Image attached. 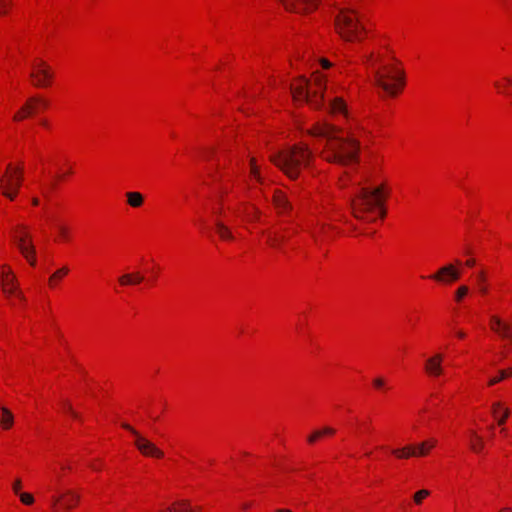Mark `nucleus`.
I'll return each mask as SVG.
<instances>
[{"label": "nucleus", "mask_w": 512, "mask_h": 512, "mask_svg": "<svg viewBox=\"0 0 512 512\" xmlns=\"http://www.w3.org/2000/svg\"><path fill=\"white\" fill-rule=\"evenodd\" d=\"M311 135L326 140L321 156L328 162L346 166L359 160L360 143L350 135H339L337 129L328 123H317Z\"/></svg>", "instance_id": "f257e3e1"}, {"label": "nucleus", "mask_w": 512, "mask_h": 512, "mask_svg": "<svg viewBox=\"0 0 512 512\" xmlns=\"http://www.w3.org/2000/svg\"><path fill=\"white\" fill-rule=\"evenodd\" d=\"M311 159V150L303 144L284 148L269 156V160L290 179H297L301 170L309 166Z\"/></svg>", "instance_id": "f03ea898"}, {"label": "nucleus", "mask_w": 512, "mask_h": 512, "mask_svg": "<svg viewBox=\"0 0 512 512\" xmlns=\"http://www.w3.org/2000/svg\"><path fill=\"white\" fill-rule=\"evenodd\" d=\"M326 89L324 76L317 73L314 83L301 77L295 84L291 85V94L295 102H305L314 109H319L323 104V91Z\"/></svg>", "instance_id": "7ed1b4c3"}, {"label": "nucleus", "mask_w": 512, "mask_h": 512, "mask_svg": "<svg viewBox=\"0 0 512 512\" xmlns=\"http://www.w3.org/2000/svg\"><path fill=\"white\" fill-rule=\"evenodd\" d=\"M384 196L382 187L375 189L361 188L354 199L351 200V209L355 218L360 220L373 221L366 215L374 210L378 209L380 215H385L383 209Z\"/></svg>", "instance_id": "20e7f679"}, {"label": "nucleus", "mask_w": 512, "mask_h": 512, "mask_svg": "<svg viewBox=\"0 0 512 512\" xmlns=\"http://www.w3.org/2000/svg\"><path fill=\"white\" fill-rule=\"evenodd\" d=\"M338 34L348 42L361 41L366 32L363 20L353 9H342L335 18Z\"/></svg>", "instance_id": "39448f33"}, {"label": "nucleus", "mask_w": 512, "mask_h": 512, "mask_svg": "<svg viewBox=\"0 0 512 512\" xmlns=\"http://www.w3.org/2000/svg\"><path fill=\"white\" fill-rule=\"evenodd\" d=\"M374 84L390 96H395L405 85L404 71L395 65H385L373 73Z\"/></svg>", "instance_id": "423d86ee"}, {"label": "nucleus", "mask_w": 512, "mask_h": 512, "mask_svg": "<svg viewBox=\"0 0 512 512\" xmlns=\"http://www.w3.org/2000/svg\"><path fill=\"white\" fill-rule=\"evenodd\" d=\"M13 240L22 256L31 266L36 265V248L32 241V236L27 228L19 225L13 232Z\"/></svg>", "instance_id": "0eeeda50"}, {"label": "nucleus", "mask_w": 512, "mask_h": 512, "mask_svg": "<svg viewBox=\"0 0 512 512\" xmlns=\"http://www.w3.org/2000/svg\"><path fill=\"white\" fill-rule=\"evenodd\" d=\"M29 76L35 87H46L53 79V72L45 61L35 60L32 63V71Z\"/></svg>", "instance_id": "6e6552de"}, {"label": "nucleus", "mask_w": 512, "mask_h": 512, "mask_svg": "<svg viewBox=\"0 0 512 512\" xmlns=\"http://www.w3.org/2000/svg\"><path fill=\"white\" fill-rule=\"evenodd\" d=\"M436 440L431 439L427 441H423L416 446L408 445L402 448L393 449L392 454L399 459H408L412 456H425L428 454L429 450L435 447Z\"/></svg>", "instance_id": "1a4fd4ad"}, {"label": "nucleus", "mask_w": 512, "mask_h": 512, "mask_svg": "<svg viewBox=\"0 0 512 512\" xmlns=\"http://www.w3.org/2000/svg\"><path fill=\"white\" fill-rule=\"evenodd\" d=\"M489 327L491 331L506 344L512 342V325L509 322L501 319L497 315H492L489 318Z\"/></svg>", "instance_id": "9d476101"}, {"label": "nucleus", "mask_w": 512, "mask_h": 512, "mask_svg": "<svg viewBox=\"0 0 512 512\" xmlns=\"http://www.w3.org/2000/svg\"><path fill=\"white\" fill-rule=\"evenodd\" d=\"M124 427L127 430L131 431L133 435H135V445L144 456H150L155 458L163 457V452L154 443H152L145 437L139 435L138 432L134 430L131 426L124 425Z\"/></svg>", "instance_id": "9b49d317"}, {"label": "nucleus", "mask_w": 512, "mask_h": 512, "mask_svg": "<svg viewBox=\"0 0 512 512\" xmlns=\"http://www.w3.org/2000/svg\"><path fill=\"white\" fill-rule=\"evenodd\" d=\"M79 499V494L72 490H67L61 495L52 496V508L54 512H63L62 510H70L78 503Z\"/></svg>", "instance_id": "f8f14e48"}, {"label": "nucleus", "mask_w": 512, "mask_h": 512, "mask_svg": "<svg viewBox=\"0 0 512 512\" xmlns=\"http://www.w3.org/2000/svg\"><path fill=\"white\" fill-rule=\"evenodd\" d=\"M3 292L6 295L15 294L20 300H24V296L21 292L17 291L16 278L12 271L5 265L2 266L1 273Z\"/></svg>", "instance_id": "ddd939ff"}, {"label": "nucleus", "mask_w": 512, "mask_h": 512, "mask_svg": "<svg viewBox=\"0 0 512 512\" xmlns=\"http://www.w3.org/2000/svg\"><path fill=\"white\" fill-rule=\"evenodd\" d=\"M430 278L442 283H449L460 278V271L453 264H447L441 267L437 273L431 275Z\"/></svg>", "instance_id": "4468645a"}, {"label": "nucleus", "mask_w": 512, "mask_h": 512, "mask_svg": "<svg viewBox=\"0 0 512 512\" xmlns=\"http://www.w3.org/2000/svg\"><path fill=\"white\" fill-rule=\"evenodd\" d=\"M284 7L293 12H310L317 7L316 0H279Z\"/></svg>", "instance_id": "2eb2a0df"}, {"label": "nucleus", "mask_w": 512, "mask_h": 512, "mask_svg": "<svg viewBox=\"0 0 512 512\" xmlns=\"http://www.w3.org/2000/svg\"><path fill=\"white\" fill-rule=\"evenodd\" d=\"M1 178H4V182H10L15 189H19L22 183V169L12 168L11 165H8L6 174Z\"/></svg>", "instance_id": "dca6fc26"}, {"label": "nucleus", "mask_w": 512, "mask_h": 512, "mask_svg": "<svg viewBox=\"0 0 512 512\" xmlns=\"http://www.w3.org/2000/svg\"><path fill=\"white\" fill-rule=\"evenodd\" d=\"M442 358L440 354H434L426 359L425 367L429 374L438 375L441 371Z\"/></svg>", "instance_id": "f3484780"}, {"label": "nucleus", "mask_w": 512, "mask_h": 512, "mask_svg": "<svg viewBox=\"0 0 512 512\" xmlns=\"http://www.w3.org/2000/svg\"><path fill=\"white\" fill-rule=\"evenodd\" d=\"M469 446L475 453H480L483 450L484 443L482 438L474 430L469 431Z\"/></svg>", "instance_id": "a211bd4d"}, {"label": "nucleus", "mask_w": 512, "mask_h": 512, "mask_svg": "<svg viewBox=\"0 0 512 512\" xmlns=\"http://www.w3.org/2000/svg\"><path fill=\"white\" fill-rule=\"evenodd\" d=\"M36 110V106L33 105L31 98L27 101V103L14 115L15 121H20L32 113H34Z\"/></svg>", "instance_id": "6ab92c4d"}, {"label": "nucleus", "mask_w": 512, "mask_h": 512, "mask_svg": "<svg viewBox=\"0 0 512 512\" xmlns=\"http://www.w3.org/2000/svg\"><path fill=\"white\" fill-rule=\"evenodd\" d=\"M127 203L133 207H141L144 203V197L140 192H127L126 193Z\"/></svg>", "instance_id": "aec40b11"}, {"label": "nucleus", "mask_w": 512, "mask_h": 512, "mask_svg": "<svg viewBox=\"0 0 512 512\" xmlns=\"http://www.w3.org/2000/svg\"><path fill=\"white\" fill-rule=\"evenodd\" d=\"M274 204L279 212H285L291 206L286 196L281 192H277L274 195Z\"/></svg>", "instance_id": "412c9836"}, {"label": "nucleus", "mask_w": 512, "mask_h": 512, "mask_svg": "<svg viewBox=\"0 0 512 512\" xmlns=\"http://www.w3.org/2000/svg\"><path fill=\"white\" fill-rule=\"evenodd\" d=\"M216 231L219 234L220 238L223 240H233V234L228 226H226L222 221H215Z\"/></svg>", "instance_id": "4be33fe9"}, {"label": "nucleus", "mask_w": 512, "mask_h": 512, "mask_svg": "<svg viewBox=\"0 0 512 512\" xmlns=\"http://www.w3.org/2000/svg\"><path fill=\"white\" fill-rule=\"evenodd\" d=\"M0 186L2 194L10 200H14L17 196L18 190L10 185V182H4V178L0 179Z\"/></svg>", "instance_id": "5701e85b"}, {"label": "nucleus", "mask_w": 512, "mask_h": 512, "mask_svg": "<svg viewBox=\"0 0 512 512\" xmlns=\"http://www.w3.org/2000/svg\"><path fill=\"white\" fill-rule=\"evenodd\" d=\"M500 408H501V404H500V403H498V402H497V403H494V404L492 405V414H493V416L497 419L498 424H499V425H502V424L505 422V420L507 419V417L509 416V413H510V412H509V409H508V408H504V409H503V412H502V415H501V416H499V412H498V410H499Z\"/></svg>", "instance_id": "b1692460"}, {"label": "nucleus", "mask_w": 512, "mask_h": 512, "mask_svg": "<svg viewBox=\"0 0 512 512\" xmlns=\"http://www.w3.org/2000/svg\"><path fill=\"white\" fill-rule=\"evenodd\" d=\"M329 109L333 113H344L346 111V105L341 98L335 97L330 101Z\"/></svg>", "instance_id": "393cba45"}, {"label": "nucleus", "mask_w": 512, "mask_h": 512, "mask_svg": "<svg viewBox=\"0 0 512 512\" xmlns=\"http://www.w3.org/2000/svg\"><path fill=\"white\" fill-rule=\"evenodd\" d=\"M1 411V425L3 426V428L8 429L13 424V414L6 407H1Z\"/></svg>", "instance_id": "a878e982"}, {"label": "nucleus", "mask_w": 512, "mask_h": 512, "mask_svg": "<svg viewBox=\"0 0 512 512\" xmlns=\"http://www.w3.org/2000/svg\"><path fill=\"white\" fill-rule=\"evenodd\" d=\"M335 433V430L333 428H330V427H325L324 429L322 430H318V431H315L314 433H312L309 437H308V442L309 443H314L319 437H321L322 435H332Z\"/></svg>", "instance_id": "bb28decb"}, {"label": "nucleus", "mask_w": 512, "mask_h": 512, "mask_svg": "<svg viewBox=\"0 0 512 512\" xmlns=\"http://www.w3.org/2000/svg\"><path fill=\"white\" fill-rule=\"evenodd\" d=\"M284 240V237L281 235H278L277 233H268L267 234V241L268 243L275 248H278L280 246V243Z\"/></svg>", "instance_id": "cd10ccee"}, {"label": "nucleus", "mask_w": 512, "mask_h": 512, "mask_svg": "<svg viewBox=\"0 0 512 512\" xmlns=\"http://www.w3.org/2000/svg\"><path fill=\"white\" fill-rule=\"evenodd\" d=\"M69 272V269L67 267H62L58 270H56L51 277L49 278V284L50 286H54V283L57 279H60L61 277L67 275Z\"/></svg>", "instance_id": "c85d7f7f"}, {"label": "nucleus", "mask_w": 512, "mask_h": 512, "mask_svg": "<svg viewBox=\"0 0 512 512\" xmlns=\"http://www.w3.org/2000/svg\"><path fill=\"white\" fill-rule=\"evenodd\" d=\"M61 406L65 412L71 415V417L74 419H79V414L72 408V405L68 400H61Z\"/></svg>", "instance_id": "c756f323"}, {"label": "nucleus", "mask_w": 512, "mask_h": 512, "mask_svg": "<svg viewBox=\"0 0 512 512\" xmlns=\"http://www.w3.org/2000/svg\"><path fill=\"white\" fill-rule=\"evenodd\" d=\"M250 166H251V174L252 176L258 181V182H262V177L260 175V172H259V168L258 166L256 165V160L255 158H251L250 159Z\"/></svg>", "instance_id": "7c9ffc66"}, {"label": "nucleus", "mask_w": 512, "mask_h": 512, "mask_svg": "<svg viewBox=\"0 0 512 512\" xmlns=\"http://www.w3.org/2000/svg\"><path fill=\"white\" fill-rule=\"evenodd\" d=\"M469 288L465 285H462L458 287V289L455 291V300L457 302H461L462 299L468 294Z\"/></svg>", "instance_id": "2f4dec72"}, {"label": "nucleus", "mask_w": 512, "mask_h": 512, "mask_svg": "<svg viewBox=\"0 0 512 512\" xmlns=\"http://www.w3.org/2000/svg\"><path fill=\"white\" fill-rule=\"evenodd\" d=\"M430 494V492L426 489H422V490H419L418 492H416L414 494V502L416 504H421V502L423 501V499H425L426 497H428Z\"/></svg>", "instance_id": "473e14b6"}, {"label": "nucleus", "mask_w": 512, "mask_h": 512, "mask_svg": "<svg viewBox=\"0 0 512 512\" xmlns=\"http://www.w3.org/2000/svg\"><path fill=\"white\" fill-rule=\"evenodd\" d=\"M20 500L25 505H31L34 502V498L29 493H19Z\"/></svg>", "instance_id": "72a5a7b5"}, {"label": "nucleus", "mask_w": 512, "mask_h": 512, "mask_svg": "<svg viewBox=\"0 0 512 512\" xmlns=\"http://www.w3.org/2000/svg\"><path fill=\"white\" fill-rule=\"evenodd\" d=\"M133 275L132 274H124L119 277V283L123 286L132 285Z\"/></svg>", "instance_id": "f704fd0d"}, {"label": "nucleus", "mask_w": 512, "mask_h": 512, "mask_svg": "<svg viewBox=\"0 0 512 512\" xmlns=\"http://www.w3.org/2000/svg\"><path fill=\"white\" fill-rule=\"evenodd\" d=\"M57 228H58V233H59L60 237L64 240H67L69 237L68 228L64 225H58Z\"/></svg>", "instance_id": "c9c22d12"}, {"label": "nucleus", "mask_w": 512, "mask_h": 512, "mask_svg": "<svg viewBox=\"0 0 512 512\" xmlns=\"http://www.w3.org/2000/svg\"><path fill=\"white\" fill-rule=\"evenodd\" d=\"M177 511L178 512H197L196 509H194L193 507H191L189 504H187L185 502L179 504V509Z\"/></svg>", "instance_id": "e433bc0d"}, {"label": "nucleus", "mask_w": 512, "mask_h": 512, "mask_svg": "<svg viewBox=\"0 0 512 512\" xmlns=\"http://www.w3.org/2000/svg\"><path fill=\"white\" fill-rule=\"evenodd\" d=\"M31 101H32L34 106H35V104H39L43 108H47L48 107V101H46L44 99H40L38 97H33V98H31Z\"/></svg>", "instance_id": "4c0bfd02"}, {"label": "nucleus", "mask_w": 512, "mask_h": 512, "mask_svg": "<svg viewBox=\"0 0 512 512\" xmlns=\"http://www.w3.org/2000/svg\"><path fill=\"white\" fill-rule=\"evenodd\" d=\"M133 275L132 285L140 284L144 280V276L139 272L131 273Z\"/></svg>", "instance_id": "58836bf2"}, {"label": "nucleus", "mask_w": 512, "mask_h": 512, "mask_svg": "<svg viewBox=\"0 0 512 512\" xmlns=\"http://www.w3.org/2000/svg\"><path fill=\"white\" fill-rule=\"evenodd\" d=\"M507 376H508V372L506 370H502L501 373H500V377L491 379L489 384L490 385H494L495 383H497L498 381H500L501 379H503V378H505Z\"/></svg>", "instance_id": "ea45409f"}, {"label": "nucleus", "mask_w": 512, "mask_h": 512, "mask_svg": "<svg viewBox=\"0 0 512 512\" xmlns=\"http://www.w3.org/2000/svg\"><path fill=\"white\" fill-rule=\"evenodd\" d=\"M373 385H374L376 388H382V387H384L385 382H384V380H383L382 378H379V377H378V378H375V379L373 380Z\"/></svg>", "instance_id": "a19ab883"}, {"label": "nucleus", "mask_w": 512, "mask_h": 512, "mask_svg": "<svg viewBox=\"0 0 512 512\" xmlns=\"http://www.w3.org/2000/svg\"><path fill=\"white\" fill-rule=\"evenodd\" d=\"M21 489V481L19 479L15 480L13 483V491L19 495Z\"/></svg>", "instance_id": "79ce46f5"}, {"label": "nucleus", "mask_w": 512, "mask_h": 512, "mask_svg": "<svg viewBox=\"0 0 512 512\" xmlns=\"http://www.w3.org/2000/svg\"><path fill=\"white\" fill-rule=\"evenodd\" d=\"M320 63L325 69L330 68L332 65L327 59H321Z\"/></svg>", "instance_id": "37998d69"}, {"label": "nucleus", "mask_w": 512, "mask_h": 512, "mask_svg": "<svg viewBox=\"0 0 512 512\" xmlns=\"http://www.w3.org/2000/svg\"><path fill=\"white\" fill-rule=\"evenodd\" d=\"M475 263H476V262H475V259H472V258H471V259H468V260L466 261V263H465V264H466L467 266H469V267H473V266L475 265Z\"/></svg>", "instance_id": "c03bdc74"}, {"label": "nucleus", "mask_w": 512, "mask_h": 512, "mask_svg": "<svg viewBox=\"0 0 512 512\" xmlns=\"http://www.w3.org/2000/svg\"><path fill=\"white\" fill-rule=\"evenodd\" d=\"M311 235H312V237L314 238V240H315L316 242H318V241H319V235H318V233H317V232H311Z\"/></svg>", "instance_id": "a18cd8bd"}, {"label": "nucleus", "mask_w": 512, "mask_h": 512, "mask_svg": "<svg viewBox=\"0 0 512 512\" xmlns=\"http://www.w3.org/2000/svg\"><path fill=\"white\" fill-rule=\"evenodd\" d=\"M303 327H304V323H302L301 321H299V323L297 324V327H296V328H297L299 331H302Z\"/></svg>", "instance_id": "49530a36"}, {"label": "nucleus", "mask_w": 512, "mask_h": 512, "mask_svg": "<svg viewBox=\"0 0 512 512\" xmlns=\"http://www.w3.org/2000/svg\"><path fill=\"white\" fill-rule=\"evenodd\" d=\"M32 204H33V205H35V206H37V205L39 204V199H38L37 197H34V198L32 199Z\"/></svg>", "instance_id": "de8ad7c7"}, {"label": "nucleus", "mask_w": 512, "mask_h": 512, "mask_svg": "<svg viewBox=\"0 0 512 512\" xmlns=\"http://www.w3.org/2000/svg\"><path fill=\"white\" fill-rule=\"evenodd\" d=\"M478 277H479V280H480V281H484V280H485V274H484V272H480Z\"/></svg>", "instance_id": "09e8293b"}, {"label": "nucleus", "mask_w": 512, "mask_h": 512, "mask_svg": "<svg viewBox=\"0 0 512 512\" xmlns=\"http://www.w3.org/2000/svg\"><path fill=\"white\" fill-rule=\"evenodd\" d=\"M324 230H325V225L323 224V225H321L319 234H323Z\"/></svg>", "instance_id": "8fccbe9b"}, {"label": "nucleus", "mask_w": 512, "mask_h": 512, "mask_svg": "<svg viewBox=\"0 0 512 512\" xmlns=\"http://www.w3.org/2000/svg\"><path fill=\"white\" fill-rule=\"evenodd\" d=\"M0 4H1V6L6 7V4H5L4 0H0Z\"/></svg>", "instance_id": "3c124183"}, {"label": "nucleus", "mask_w": 512, "mask_h": 512, "mask_svg": "<svg viewBox=\"0 0 512 512\" xmlns=\"http://www.w3.org/2000/svg\"><path fill=\"white\" fill-rule=\"evenodd\" d=\"M457 335H458L459 337H464V333H463V332H457Z\"/></svg>", "instance_id": "603ef678"}, {"label": "nucleus", "mask_w": 512, "mask_h": 512, "mask_svg": "<svg viewBox=\"0 0 512 512\" xmlns=\"http://www.w3.org/2000/svg\"><path fill=\"white\" fill-rule=\"evenodd\" d=\"M486 291H487V289H486L485 287H482V288H481V292H482V293H486Z\"/></svg>", "instance_id": "864d4df0"}, {"label": "nucleus", "mask_w": 512, "mask_h": 512, "mask_svg": "<svg viewBox=\"0 0 512 512\" xmlns=\"http://www.w3.org/2000/svg\"><path fill=\"white\" fill-rule=\"evenodd\" d=\"M61 468H62V469H68V468H69V466H68V465H62V466H61Z\"/></svg>", "instance_id": "5fc2aeb1"}, {"label": "nucleus", "mask_w": 512, "mask_h": 512, "mask_svg": "<svg viewBox=\"0 0 512 512\" xmlns=\"http://www.w3.org/2000/svg\"><path fill=\"white\" fill-rule=\"evenodd\" d=\"M511 510L509 508H506L504 510H502L501 512H510Z\"/></svg>", "instance_id": "6e6d98bb"}, {"label": "nucleus", "mask_w": 512, "mask_h": 512, "mask_svg": "<svg viewBox=\"0 0 512 512\" xmlns=\"http://www.w3.org/2000/svg\"><path fill=\"white\" fill-rule=\"evenodd\" d=\"M5 13H6V10H4V9L0 11V14H5Z\"/></svg>", "instance_id": "4d7b16f0"}, {"label": "nucleus", "mask_w": 512, "mask_h": 512, "mask_svg": "<svg viewBox=\"0 0 512 512\" xmlns=\"http://www.w3.org/2000/svg\"><path fill=\"white\" fill-rule=\"evenodd\" d=\"M465 254H470V250H469V249H466V250H465Z\"/></svg>", "instance_id": "13d9d810"}, {"label": "nucleus", "mask_w": 512, "mask_h": 512, "mask_svg": "<svg viewBox=\"0 0 512 512\" xmlns=\"http://www.w3.org/2000/svg\"><path fill=\"white\" fill-rule=\"evenodd\" d=\"M455 263H456L457 265H460V264H461V262H460L459 260H456V261H455Z\"/></svg>", "instance_id": "bf43d9fd"}, {"label": "nucleus", "mask_w": 512, "mask_h": 512, "mask_svg": "<svg viewBox=\"0 0 512 512\" xmlns=\"http://www.w3.org/2000/svg\"><path fill=\"white\" fill-rule=\"evenodd\" d=\"M42 125L46 126L47 122L46 121H42Z\"/></svg>", "instance_id": "052dcab7"}, {"label": "nucleus", "mask_w": 512, "mask_h": 512, "mask_svg": "<svg viewBox=\"0 0 512 512\" xmlns=\"http://www.w3.org/2000/svg\"><path fill=\"white\" fill-rule=\"evenodd\" d=\"M372 58V54H370L367 58V60H370Z\"/></svg>", "instance_id": "680f3d73"}]
</instances>
